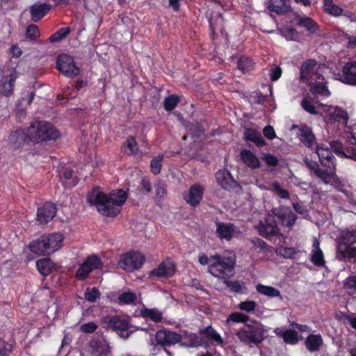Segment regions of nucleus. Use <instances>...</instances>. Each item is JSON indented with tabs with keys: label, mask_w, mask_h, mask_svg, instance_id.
<instances>
[{
	"label": "nucleus",
	"mask_w": 356,
	"mask_h": 356,
	"mask_svg": "<svg viewBox=\"0 0 356 356\" xmlns=\"http://www.w3.org/2000/svg\"><path fill=\"white\" fill-rule=\"evenodd\" d=\"M257 291L264 296H266L270 298L279 297L280 300H282V296L280 291L271 286H266L262 284H258L256 286Z\"/></svg>",
	"instance_id": "4c0bfd02"
},
{
	"label": "nucleus",
	"mask_w": 356,
	"mask_h": 356,
	"mask_svg": "<svg viewBox=\"0 0 356 356\" xmlns=\"http://www.w3.org/2000/svg\"><path fill=\"white\" fill-rule=\"evenodd\" d=\"M145 257L138 251L130 250L120 255L118 266L128 273L141 268L145 261Z\"/></svg>",
	"instance_id": "39448f33"
},
{
	"label": "nucleus",
	"mask_w": 356,
	"mask_h": 356,
	"mask_svg": "<svg viewBox=\"0 0 356 356\" xmlns=\"http://www.w3.org/2000/svg\"><path fill=\"white\" fill-rule=\"evenodd\" d=\"M323 344V339L320 334H310L305 341V346L309 352L318 351Z\"/></svg>",
	"instance_id": "c756f323"
},
{
	"label": "nucleus",
	"mask_w": 356,
	"mask_h": 356,
	"mask_svg": "<svg viewBox=\"0 0 356 356\" xmlns=\"http://www.w3.org/2000/svg\"><path fill=\"white\" fill-rule=\"evenodd\" d=\"M235 265L234 257L221 254L211 255L209 272L218 278H229L234 273Z\"/></svg>",
	"instance_id": "f257e3e1"
},
{
	"label": "nucleus",
	"mask_w": 356,
	"mask_h": 356,
	"mask_svg": "<svg viewBox=\"0 0 356 356\" xmlns=\"http://www.w3.org/2000/svg\"><path fill=\"white\" fill-rule=\"evenodd\" d=\"M250 99L252 104L263 105L267 101V95L262 94L260 91H257L252 92Z\"/></svg>",
	"instance_id": "052dcab7"
},
{
	"label": "nucleus",
	"mask_w": 356,
	"mask_h": 356,
	"mask_svg": "<svg viewBox=\"0 0 356 356\" xmlns=\"http://www.w3.org/2000/svg\"><path fill=\"white\" fill-rule=\"evenodd\" d=\"M298 25L305 28L311 34L316 33L318 31V26L316 22L309 17H300L298 22Z\"/></svg>",
	"instance_id": "58836bf2"
},
{
	"label": "nucleus",
	"mask_w": 356,
	"mask_h": 356,
	"mask_svg": "<svg viewBox=\"0 0 356 356\" xmlns=\"http://www.w3.org/2000/svg\"><path fill=\"white\" fill-rule=\"evenodd\" d=\"M310 261L317 267L325 266V261L322 250L318 248L317 250H313L310 254Z\"/></svg>",
	"instance_id": "79ce46f5"
},
{
	"label": "nucleus",
	"mask_w": 356,
	"mask_h": 356,
	"mask_svg": "<svg viewBox=\"0 0 356 356\" xmlns=\"http://www.w3.org/2000/svg\"><path fill=\"white\" fill-rule=\"evenodd\" d=\"M136 300V295L134 292H123L118 296V301L120 305H129Z\"/></svg>",
	"instance_id": "864d4df0"
},
{
	"label": "nucleus",
	"mask_w": 356,
	"mask_h": 356,
	"mask_svg": "<svg viewBox=\"0 0 356 356\" xmlns=\"http://www.w3.org/2000/svg\"><path fill=\"white\" fill-rule=\"evenodd\" d=\"M74 171L70 168H65L60 172V179L65 188H71L78 184L77 177H74Z\"/></svg>",
	"instance_id": "72a5a7b5"
},
{
	"label": "nucleus",
	"mask_w": 356,
	"mask_h": 356,
	"mask_svg": "<svg viewBox=\"0 0 356 356\" xmlns=\"http://www.w3.org/2000/svg\"><path fill=\"white\" fill-rule=\"evenodd\" d=\"M250 320V317L241 312H233L231 314L229 315L228 318H227V322L229 323L230 321L233 323H245Z\"/></svg>",
	"instance_id": "8fccbe9b"
},
{
	"label": "nucleus",
	"mask_w": 356,
	"mask_h": 356,
	"mask_svg": "<svg viewBox=\"0 0 356 356\" xmlns=\"http://www.w3.org/2000/svg\"><path fill=\"white\" fill-rule=\"evenodd\" d=\"M241 159L243 163L252 169H257L260 167V161L258 157L249 149H242L240 153Z\"/></svg>",
	"instance_id": "cd10ccee"
},
{
	"label": "nucleus",
	"mask_w": 356,
	"mask_h": 356,
	"mask_svg": "<svg viewBox=\"0 0 356 356\" xmlns=\"http://www.w3.org/2000/svg\"><path fill=\"white\" fill-rule=\"evenodd\" d=\"M325 11L334 16H339L342 14L343 10L333 3L325 4Z\"/></svg>",
	"instance_id": "338daca9"
},
{
	"label": "nucleus",
	"mask_w": 356,
	"mask_h": 356,
	"mask_svg": "<svg viewBox=\"0 0 356 356\" xmlns=\"http://www.w3.org/2000/svg\"><path fill=\"white\" fill-rule=\"evenodd\" d=\"M179 98L178 96L172 95L165 98L163 106L165 111H172L178 104Z\"/></svg>",
	"instance_id": "3c124183"
},
{
	"label": "nucleus",
	"mask_w": 356,
	"mask_h": 356,
	"mask_svg": "<svg viewBox=\"0 0 356 356\" xmlns=\"http://www.w3.org/2000/svg\"><path fill=\"white\" fill-rule=\"evenodd\" d=\"M48 245L49 252H55L61 248L63 241V236L59 232H54L49 234H44Z\"/></svg>",
	"instance_id": "a878e982"
},
{
	"label": "nucleus",
	"mask_w": 356,
	"mask_h": 356,
	"mask_svg": "<svg viewBox=\"0 0 356 356\" xmlns=\"http://www.w3.org/2000/svg\"><path fill=\"white\" fill-rule=\"evenodd\" d=\"M31 141L29 129H17L9 135L8 142L10 146L13 149H19L25 144Z\"/></svg>",
	"instance_id": "2eb2a0df"
},
{
	"label": "nucleus",
	"mask_w": 356,
	"mask_h": 356,
	"mask_svg": "<svg viewBox=\"0 0 356 356\" xmlns=\"http://www.w3.org/2000/svg\"><path fill=\"white\" fill-rule=\"evenodd\" d=\"M120 206H117L115 203L108 197H106L101 207H98V211L105 216L115 217L121 210Z\"/></svg>",
	"instance_id": "393cba45"
},
{
	"label": "nucleus",
	"mask_w": 356,
	"mask_h": 356,
	"mask_svg": "<svg viewBox=\"0 0 356 356\" xmlns=\"http://www.w3.org/2000/svg\"><path fill=\"white\" fill-rule=\"evenodd\" d=\"M315 152L318 156L321 165L325 168L324 170H327L328 177L334 175L337 160L332 150L326 145L321 144L316 148Z\"/></svg>",
	"instance_id": "423d86ee"
},
{
	"label": "nucleus",
	"mask_w": 356,
	"mask_h": 356,
	"mask_svg": "<svg viewBox=\"0 0 356 356\" xmlns=\"http://www.w3.org/2000/svg\"><path fill=\"white\" fill-rule=\"evenodd\" d=\"M108 325L110 328L117 331L119 336L124 339H128L133 332V331L129 330V321L118 315L111 317L108 322Z\"/></svg>",
	"instance_id": "1a4fd4ad"
},
{
	"label": "nucleus",
	"mask_w": 356,
	"mask_h": 356,
	"mask_svg": "<svg viewBox=\"0 0 356 356\" xmlns=\"http://www.w3.org/2000/svg\"><path fill=\"white\" fill-rule=\"evenodd\" d=\"M338 80L346 85L356 86V61L347 62L343 66Z\"/></svg>",
	"instance_id": "dca6fc26"
},
{
	"label": "nucleus",
	"mask_w": 356,
	"mask_h": 356,
	"mask_svg": "<svg viewBox=\"0 0 356 356\" xmlns=\"http://www.w3.org/2000/svg\"><path fill=\"white\" fill-rule=\"evenodd\" d=\"M253 64L251 58L242 56L238 60V69L245 72L250 70L253 67Z\"/></svg>",
	"instance_id": "5fc2aeb1"
},
{
	"label": "nucleus",
	"mask_w": 356,
	"mask_h": 356,
	"mask_svg": "<svg viewBox=\"0 0 356 356\" xmlns=\"http://www.w3.org/2000/svg\"><path fill=\"white\" fill-rule=\"evenodd\" d=\"M13 343L0 339V356H6L13 351Z\"/></svg>",
	"instance_id": "0e129e2a"
},
{
	"label": "nucleus",
	"mask_w": 356,
	"mask_h": 356,
	"mask_svg": "<svg viewBox=\"0 0 356 356\" xmlns=\"http://www.w3.org/2000/svg\"><path fill=\"white\" fill-rule=\"evenodd\" d=\"M163 156L162 154H159L157 156L154 157L150 162V168L151 172L157 175L161 172L162 168V161Z\"/></svg>",
	"instance_id": "603ef678"
},
{
	"label": "nucleus",
	"mask_w": 356,
	"mask_h": 356,
	"mask_svg": "<svg viewBox=\"0 0 356 356\" xmlns=\"http://www.w3.org/2000/svg\"><path fill=\"white\" fill-rule=\"evenodd\" d=\"M351 245L339 243L337 246V258L339 260L351 259Z\"/></svg>",
	"instance_id": "c03bdc74"
},
{
	"label": "nucleus",
	"mask_w": 356,
	"mask_h": 356,
	"mask_svg": "<svg viewBox=\"0 0 356 356\" xmlns=\"http://www.w3.org/2000/svg\"><path fill=\"white\" fill-rule=\"evenodd\" d=\"M215 178L217 184L228 191H234L238 185L231 172L225 168L218 170L215 174Z\"/></svg>",
	"instance_id": "9b49d317"
},
{
	"label": "nucleus",
	"mask_w": 356,
	"mask_h": 356,
	"mask_svg": "<svg viewBox=\"0 0 356 356\" xmlns=\"http://www.w3.org/2000/svg\"><path fill=\"white\" fill-rule=\"evenodd\" d=\"M346 151L348 154V159L356 161V138L355 136H351L349 145L346 147Z\"/></svg>",
	"instance_id": "6e6d98bb"
},
{
	"label": "nucleus",
	"mask_w": 356,
	"mask_h": 356,
	"mask_svg": "<svg viewBox=\"0 0 356 356\" xmlns=\"http://www.w3.org/2000/svg\"><path fill=\"white\" fill-rule=\"evenodd\" d=\"M304 162L307 168L312 171L314 174L318 178L321 179L325 184L330 182L327 170H321L316 161L305 158L304 159Z\"/></svg>",
	"instance_id": "bb28decb"
},
{
	"label": "nucleus",
	"mask_w": 356,
	"mask_h": 356,
	"mask_svg": "<svg viewBox=\"0 0 356 356\" xmlns=\"http://www.w3.org/2000/svg\"><path fill=\"white\" fill-rule=\"evenodd\" d=\"M277 225L280 224L284 227H292L297 219L296 215L287 207H280L273 210Z\"/></svg>",
	"instance_id": "9d476101"
},
{
	"label": "nucleus",
	"mask_w": 356,
	"mask_h": 356,
	"mask_svg": "<svg viewBox=\"0 0 356 356\" xmlns=\"http://www.w3.org/2000/svg\"><path fill=\"white\" fill-rule=\"evenodd\" d=\"M122 149L126 155H137L139 152V147L136 138L133 136H129L122 143Z\"/></svg>",
	"instance_id": "473e14b6"
},
{
	"label": "nucleus",
	"mask_w": 356,
	"mask_h": 356,
	"mask_svg": "<svg viewBox=\"0 0 356 356\" xmlns=\"http://www.w3.org/2000/svg\"><path fill=\"white\" fill-rule=\"evenodd\" d=\"M343 286L346 289L352 292L356 291V275L348 277L343 282Z\"/></svg>",
	"instance_id": "69168bd1"
},
{
	"label": "nucleus",
	"mask_w": 356,
	"mask_h": 356,
	"mask_svg": "<svg viewBox=\"0 0 356 356\" xmlns=\"http://www.w3.org/2000/svg\"><path fill=\"white\" fill-rule=\"evenodd\" d=\"M262 325L256 321L252 324H245L236 333L241 341L245 343L259 344L264 339Z\"/></svg>",
	"instance_id": "7ed1b4c3"
},
{
	"label": "nucleus",
	"mask_w": 356,
	"mask_h": 356,
	"mask_svg": "<svg viewBox=\"0 0 356 356\" xmlns=\"http://www.w3.org/2000/svg\"><path fill=\"white\" fill-rule=\"evenodd\" d=\"M107 196L99 188H94L87 194V202L91 205H95L98 209L101 207Z\"/></svg>",
	"instance_id": "c85d7f7f"
},
{
	"label": "nucleus",
	"mask_w": 356,
	"mask_h": 356,
	"mask_svg": "<svg viewBox=\"0 0 356 356\" xmlns=\"http://www.w3.org/2000/svg\"><path fill=\"white\" fill-rule=\"evenodd\" d=\"M155 339L154 349L162 348L168 356H174L173 353L169 350L168 348L179 343L182 336L175 331L163 329L156 332Z\"/></svg>",
	"instance_id": "20e7f679"
},
{
	"label": "nucleus",
	"mask_w": 356,
	"mask_h": 356,
	"mask_svg": "<svg viewBox=\"0 0 356 356\" xmlns=\"http://www.w3.org/2000/svg\"><path fill=\"white\" fill-rule=\"evenodd\" d=\"M140 316L144 318H148L155 323H160L163 319V314L156 308L143 307L140 311Z\"/></svg>",
	"instance_id": "e433bc0d"
},
{
	"label": "nucleus",
	"mask_w": 356,
	"mask_h": 356,
	"mask_svg": "<svg viewBox=\"0 0 356 356\" xmlns=\"http://www.w3.org/2000/svg\"><path fill=\"white\" fill-rule=\"evenodd\" d=\"M31 141L42 143L55 140L60 137L58 130L46 121H36L29 127Z\"/></svg>",
	"instance_id": "f03ea898"
},
{
	"label": "nucleus",
	"mask_w": 356,
	"mask_h": 356,
	"mask_svg": "<svg viewBox=\"0 0 356 356\" xmlns=\"http://www.w3.org/2000/svg\"><path fill=\"white\" fill-rule=\"evenodd\" d=\"M92 356H111V348L103 342H97L92 352Z\"/></svg>",
	"instance_id": "37998d69"
},
{
	"label": "nucleus",
	"mask_w": 356,
	"mask_h": 356,
	"mask_svg": "<svg viewBox=\"0 0 356 356\" xmlns=\"http://www.w3.org/2000/svg\"><path fill=\"white\" fill-rule=\"evenodd\" d=\"M51 4L35 3L29 7L31 19L33 22L40 21L51 9Z\"/></svg>",
	"instance_id": "f3484780"
},
{
	"label": "nucleus",
	"mask_w": 356,
	"mask_h": 356,
	"mask_svg": "<svg viewBox=\"0 0 356 356\" xmlns=\"http://www.w3.org/2000/svg\"><path fill=\"white\" fill-rule=\"evenodd\" d=\"M330 147L332 152H334L338 156L341 158L348 157V154L345 152L346 147L339 140H332L330 143Z\"/></svg>",
	"instance_id": "a18cd8bd"
},
{
	"label": "nucleus",
	"mask_w": 356,
	"mask_h": 356,
	"mask_svg": "<svg viewBox=\"0 0 356 356\" xmlns=\"http://www.w3.org/2000/svg\"><path fill=\"white\" fill-rule=\"evenodd\" d=\"M217 236L221 240L230 241L235 232L236 227L232 223L222 222L219 220L216 221Z\"/></svg>",
	"instance_id": "6ab92c4d"
},
{
	"label": "nucleus",
	"mask_w": 356,
	"mask_h": 356,
	"mask_svg": "<svg viewBox=\"0 0 356 356\" xmlns=\"http://www.w3.org/2000/svg\"><path fill=\"white\" fill-rule=\"evenodd\" d=\"M204 191L203 186L200 184H195L190 187L188 193L184 196V200L191 206L195 207L202 200Z\"/></svg>",
	"instance_id": "a211bd4d"
},
{
	"label": "nucleus",
	"mask_w": 356,
	"mask_h": 356,
	"mask_svg": "<svg viewBox=\"0 0 356 356\" xmlns=\"http://www.w3.org/2000/svg\"><path fill=\"white\" fill-rule=\"evenodd\" d=\"M47 248L48 245L44 234L31 241L29 245L30 251L37 255L51 254Z\"/></svg>",
	"instance_id": "5701e85b"
},
{
	"label": "nucleus",
	"mask_w": 356,
	"mask_h": 356,
	"mask_svg": "<svg viewBox=\"0 0 356 356\" xmlns=\"http://www.w3.org/2000/svg\"><path fill=\"white\" fill-rule=\"evenodd\" d=\"M296 254L297 250L295 248L284 247L280 249V254L284 258L293 259Z\"/></svg>",
	"instance_id": "774afa93"
},
{
	"label": "nucleus",
	"mask_w": 356,
	"mask_h": 356,
	"mask_svg": "<svg viewBox=\"0 0 356 356\" xmlns=\"http://www.w3.org/2000/svg\"><path fill=\"white\" fill-rule=\"evenodd\" d=\"M100 292L96 287L87 288L84 293L85 298L90 302H95L100 297Z\"/></svg>",
	"instance_id": "13d9d810"
},
{
	"label": "nucleus",
	"mask_w": 356,
	"mask_h": 356,
	"mask_svg": "<svg viewBox=\"0 0 356 356\" xmlns=\"http://www.w3.org/2000/svg\"><path fill=\"white\" fill-rule=\"evenodd\" d=\"M318 65L315 59H307L305 60L300 69V81L302 83L307 82L312 79V74Z\"/></svg>",
	"instance_id": "aec40b11"
},
{
	"label": "nucleus",
	"mask_w": 356,
	"mask_h": 356,
	"mask_svg": "<svg viewBox=\"0 0 356 356\" xmlns=\"http://www.w3.org/2000/svg\"><path fill=\"white\" fill-rule=\"evenodd\" d=\"M127 197V193L123 189L113 191L109 195H108V197L110 198L115 205L120 207L124 204Z\"/></svg>",
	"instance_id": "ea45409f"
},
{
	"label": "nucleus",
	"mask_w": 356,
	"mask_h": 356,
	"mask_svg": "<svg viewBox=\"0 0 356 356\" xmlns=\"http://www.w3.org/2000/svg\"><path fill=\"white\" fill-rule=\"evenodd\" d=\"M245 141L254 143L258 147H263L266 145L261 134L255 129L248 128L244 131Z\"/></svg>",
	"instance_id": "7c9ffc66"
},
{
	"label": "nucleus",
	"mask_w": 356,
	"mask_h": 356,
	"mask_svg": "<svg viewBox=\"0 0 356 356\" xmlns=\"http://www.w3.org/2000/svg\"><path fill=\"white\" fill-rule=\"evenodd\" d=\"M56 68L65 76L72 78L77 76L79 68L76 66L74 58L68 54H60L56 60Z\"/></svg>",
	"instance_id": "6e6552de"
},
{
	"label": "nucleus",
	"mask_w": 356,
	"mask_h": 356,
	"mask_svg": "<svg viewBox=\"0 0 356 356\" xmlns=\"http://www.w3.org/2000/svg\"><path fill=\"white\" fill-rule=\"evenodd\" d=\"M70 31L71 29L69 26L60 28L56 32L52 34L49 37V40L52 43L59 42L65 39L70 34Z\"/></svg>",
	"instance_id": "49530a36"
},
{
	"label": "nucleus",
	"mask_w": 356,
	"mask_h": 356,
	"mask_svg": "<svg viewBox=\"0 0 356 356\" xmlns=\"http://www.w3.org/2000/svg\"><path fill=\"white\" fill-rule=\"evenodd\" d=\"M342 243L346 245H353L356 243V231H347L341 236Z\"/></svg>",
	"instance_id": "bf43d9fd"
},
{
	"label": "nucleus",
	"mask_w": 356,
	"mask_h": 356,
	"mask_svg": "<svg viewBox=\"0 0 356 356\" xmlns=\"http://www.w3.org/2000/svg\"><path fill=\"white\" fill-rule=\"evenodd\" d=\"M273 191L279 195L282 199H288L289 197V192L282 188L278 182H274L272 185Z\"/></svg>",
	"instance_id": "e2e57ef3"
},
{
	"label": "nucleus",
	"mask_w": 356,
	"mask_h": 356,
	"mask_svg": "<svg viewBox=\"0 0 356 356\" xmlns=\"http://www.w3.org/2000/svg\"><path fill=\"white\" fill-rule=\"evenodd\" d=\"M222 15L220 13H217L215 17L211 16L209 18V30H210V38L211 40H214L216 38V30L218 25H220V31L222 33L224 28L222 27Z\"/></svg>",
	"instance_id": "f704fd0d"
},
{
	"label": "nucleus",
	"mask_w": 356,
	"mask_h": 356,
	"mask_svg": "<svg viewBox=\"0 0 356 356\" xmlns=\"http://www.w3.org/2000/svg\"><path fill=\"white\" fill-rule=\"evenodd\" d=\"M256 307L257 303L253 300H247L241 302L238 305V309L246 312H254Z\"/></svg>",
	"instance_id": "680f3d73"
},
{
	"label": "nucleus",
	"mask_w": 356,
	"mask_h": 356,
	"mask_svg": "<svg viewBox=\"0 0 356 356\" xmlns=\"http://www.w3.org/2000/svg\"><path fill=\"white\" fill-rule=\"evenodd\" d=\"M310 91L314 95H320L324 97H329L331 95L326 84L323 82H316L311 86Z\"/></svg>",
	"instance_id": "a19ab883"
},
{
	"label": "nucleus",
	"mask_w": 356,
	"mask_h": 356,
	"mask_svg": "<svg viewBox=\"0 0 356 356\" xmlns=\"http://www.w3.org/2000/svg\"><path fill=\"white\" fill-rule=\"evenodd\" d=\"M259 232L263 237L268 238L279 233V229L275 220L267 218L265 222H261L259 226Z\"/></svg>",
	"instance_id": "b1692460"
},
{
	"label": "nucleus",
	"mask_w": 356,
	"mask_h": 356,
	"mask_svg": "<svg viewBox=\"0 0 356 356\" xmlns=\"http://www.w3.org/2000/svg\"><path fill=\"white\" fill-rule=\"evenodd\" d=\"M54 266V263L50 258H42L36 262L37 269L43 276L50 275Z\"/></svg>",
	"instance_id": "c9c22d12"
},
{
	"label": "nucleus",
	"mask_w": 356,
	"mask_h": 356,
	"mask_svg": "<svg viewBox=\"0 0 356 356\" xmlns=\"http://www.w3.org/2000/svg\"><path fill=\"white\" fill-rule=\"evenodd\" d=\"M57 213L56 206L51 202H45L37 211V220L41 225L50 222Z\"/></svg>",
	"instance_id": "ddd939ff"
},
{
	"label": "nucleus",
	"mask_w": 356,
	"mask_h": 356,
	"mask_svg": "<svg viewBox=\"0 0 356 356\" xmlns=\"http://www.w3.org/2000/svg\"><path fill=\"white\" fill-rule=\"evenodd\" d=\"M298 138L300 142L307 148L316 150L321 144L316 143V138L312 128L307 125H303L299 129Z\"/></svg>",
	"instance_id": "4468645a"
},
{
	"label": "nucleus",
	"mask_w": 356,
	"mask_h": 356,
	"mask_svg": "<svg viewBox=\"0 0 356 356\" xmlns=\"http://www.w3.org/2000/svg\"><path fill=\"white\" fill-rule=\"evenodd\" d=\"M156 194L154 196V200L156 202H161L163 200L165 195L167 194V188L166 185L162 181H158L154 185Z\"/></svg>",
	"instance_id": "de8ad7c7"
},
{
	"label": "nucleus",
	"mask_w": 356,
	"mask_h": 356,
	"mask_svg": "<svg viewBox=\"0 0 356 356\" xmlns=\"http://www.w3.org/2000/svg\"><path fill=\"white\" fill-rule=\"evenodd\" d=\"M276 336L282 338L284 343L291 345L296 344L302 337H299L298 333L291 329L284 330L282 327H277L274 330Z\"/></svg>",
	"instance_id": "4be33fe9"
},
{
	"label": "nucleus",
	"mask_w": 356,
	"mask_h": 356,
	"mask_svg": "<svg viewBox=\"0 0 356 356\" xmlns=\"http://www.w3.org/2000/svg\"><path fill=\"white\" fill-rule=\"evenodd\" d=\"M40 33L37 25L31 24L26 27V38L31 41H36L40 37Z\"/></svg>",
	"instance_id": "09e8293b"
},
{
	"label": "nucleus",
	"mask_w": 356,
	"mask_h": 356,
	"mask_svg": "<svg viewBox=\"0 0 356 356\" xmlns=\"http://www.w3.org/2000/svg\"><path fill=\"white\" fill-rule=\"evenodd\" d=\"M199 334L209 341L215 343L216 345H221L223 343L222 338L211 325H208L204 328L200 329Z\"/></svg>",
	"instance_id": "2f4dec72"
},
{
	"label": "nucleus",
	"mask_w": 356,
	"mask_h": 356,
	"mask_svg": "<svg viewBox=\"0 0 356 356\" xmlns=\"http://www.w3.org/2000/svg\"><path fill=\"white\" fill-rule=\"evenodd\" d=\"M302 108L312 115H317L318 111L312 101L308 97H304L301 101Z\"/></svg>",
	"instance_id": "4d7b16f0"
},
{
	"label": "nucleus",
	"mask_w": 356,
	"mask_h": 356,
	"mask_svg": "<svg viewBox=\"0 0 356 356\" xmlns=\"http://www.w3.org/2000/svg\"><path fill=\"white\" fill-rule=\"evenodd\" d=\"M291 0H268L266 3V8L271 13L284 15L290 10Z\"/></svg>",
	"instance_id": "412c9836"
},
{
	"label": "nucleus",
	"mask_w": 356,
	"mask_h": 356,
	"mask_svg": "<svg viewBox=\"0 0 356 356\" xmlns=\"http://www.w3.org/2000/svg\"><path fill=\"white\" fill-rule=\"evenodd\" d=\"M102 267L103 263L100 258L95 254L90 255L80 265L76 272L75 277L78 280L83 281L92 271L101 269Z\"/></svg>",
	"instance_id": "0eeeda50"
},
{
	"label": "nucleus",
	"mask_w": 356,
	"mask_h": 356,
	"mask_svg": "<svg viewBox=\"0 0 356 356\" xmlns=\"http://www.w3.org/2000/svg\"><path fill=\"white\" fill-rule=\"evenodd\" d=\"M175 264L170 259L163 260L156 268L150 272V276L156 278H169L174 275Z\"/></svg>",
	"instance_id": "f8f14e48"
}]
</instances>
